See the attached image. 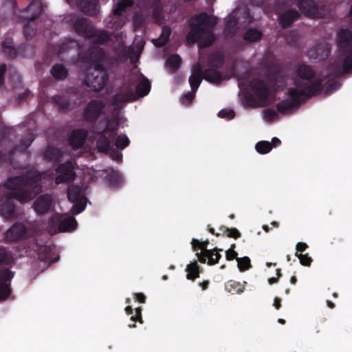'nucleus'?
I'll list each match as a JSON object with an SVG mask.
<instances>
[{"label": "nucleus", "instance_id": "nucleus-1", "mask_svg": "<svg viewBox=\"0 0 352 352\" xmlns=\"http://www.w3.org/2000/svg\"><path fill=\"white\" fill-rule=\"evenodd\" d=\"M42 173L29 171L20 176L10 177L5 184L12 190L6 196H0V215L7 220L12 219L15 214L14 199L25 203L32 199L42 190Z\"/></svg>", "mask_w": 352, "mask_h": 352}, {"label": "nucleus", "instance_id": "nucleus-2", "mask_svg": "<svg viewBox=\"0 0 352 352\" xmlns=\"http://www.w3.org/2000/svg\"><path fill=\"white\" fill-rule=\"evenodd\" d=\"M217 23V18L206 12L194 15L189 21L190 30L186 37L188 42L199 41L204 47L212 45L215 41L213 29Z\"/></svg>", "mask_w": 352, "mask_h": 352}, {"label": "nucleus", "instance_id": "nucleus-3", "mask_svg": "<svg viewBox=\"0 0 352 352\" xmlns=\"http://www.w3.org/2000/svg\"><path fill=\"white\" fill-rule=\"evenodd\" d=\"M298 88H290L288 94L290 98L282 100L276 105L278 112L285 114L294 109L298 108L302 102L319 94L322 91V80H315L309 85L297 83Z\"/></svg>", "mask_w": 352, "mask_h": 352}, {"label": "nucleus", "instance_id": "nucleus-4", "mask_svg": "<svg viewBox=\"0 0 352 352\" xmlns=\"http://www.w3.org/2000/svg\"><path fill=\"white\" fill-rule=\"evenodd\" d=\"M338 45L344 58L342 61V74L352 71V32L347 29H342L338 33Z\"/></svg>", "mask_w": 352, "mask_h": 352}, {"label": "nucleus", "instance_id": "nucleus-5", "mask_svg": "<svg viewBox=\"0 0 352 352\" xmlns=\"http://www.w3.org/2000/svg\"><path fill=\"white\" fill-rule=\"evenodd\" d=\"M208 240L205 241H200L198 239H192L191 244L193 251L197 252L196 255L198 260L201 263H205L208 259V265H213L217 264L221 257V255L217 248H214L212 250H208L207 246L208 244Z\"/></svg>", "mask_w": 352, "mask_h": 352}, {"label": "nucleus", "instance_id": "nucleus-6", "mask_svg": "<svg viewBox=\"0 0 352 352\" xmlns=\"http://www.w3.org/2000/svg\"><path fill=\"white\" fill-rule=\"evenodd\" d=\"M224 56L221 52L213 53L208 60V68L204 71V78L212 83H221L226 78L223 77L219 69L224 63Z\"/></svg>", "mask_w": 352, "mask_h": 352}, {"label": "nucleus", "instance_id": "nucleus-7", "mask_svg": "<svg viewBox=\"0 0 352 352\" xmlns=\"http://www.w3.org/2000/svg\"><path fill=\"white\" fill-rule=\"evenodd\" d=\"M108 80L109 74L105 67L100 68L89 67L87 69L83 82L92 91L98 92L104 87Z\"/></svg>", "mask_w": 352, "mask_h": 352}, {"label": "nucleus", "instance_id": "nucleus-8", "mask_svg": "<svg viewBox=\"0 0 352 352\" xmlns=\"http://www.w3.org/2000/svg\"><path fill=\"white\" fill-rule=\"evenodd\" d=\"M28 12H32L30 17H26L28 23L24 25L23 34L26 40L32 39L36 33L37 25L35 20L38 19L42 12L41 4L39 0H33L27 8Z\"/></svg>", "mask_w": 352, "mask_h": 352}, {"label": "nucleus", "instance_id": "nucleus-9", "mask_svg": "<svg viewBox=\"0 0 352 352\" xmlns=\"http://www.w3.org/2000/svg\"><path fill=\"white\" fill-rule=\"evenodd\" d=\"M106 104L100 100L92 99L85 107L82 113L84 121L91 125L95 124L98 118L104 113Z\"/></svg>", "mask_w": 352, "mask_h": 352}, {"label": "nucleus", "instance_id": "nucleus-10", "mask_svg": "<svg viewBox=\"0 0 352 352\" xmlns=\"http://www.w3.org/2000/svg\"><path fill=\"white\" fill-rule=\"evenodd\" d=\"M67 194L69 201L74 204L72 208V214H78L85 209L87 198L81 187L77 185L69 186Z\"/></svg>", "mask_w": 352, "mask_h": 352}, {"label": "nucleus", "instance_id": "nucleus-11", "mask_svg": "<svg viewBox=\"0 0 352 352\" xmlns=\"http://www.w3.org/2000/svg\"><path fill=\"white\" fill-rule=\"evenodd\" d=\"M105 58L104 50L98 46L89 47L80 56V60L84 63L89 64L91 67H103V60Z\"/></svg>", "mask_w": 352, "mask_h": 352}, {"label": "nucleus", "instance_id": "nucleus-12", "mask_svg": "<svg viewBox=\"0 0 352 352\" xmlns=\"http://www.w3.org/2000/svg\"><path fill=\"white\" fill-rule=\"evenodd\" d=\"M56 171L57 173V176L55 178L56 184L71 182L76 177L74 164L71 160L58 164L56 168Z\"/></svg>", "mask_w": 352, "mask_h": 352}, {"label": "nucleus", "instance_id": "nucleus-13", "mask_svg": "<svg viewBox=\"0 0 352 352\" xmlns=\"http://www.w3.org/2000/svg\"><path fill=\"white\" fill-rule=\"evenodd\" d=\"M91 131L99 135L96 141L98 150L105 153L110 152L111 148H113L114 146L113 141L116 137L109 136V133L104 132V130L98 126H93Z\"/></svg>", "mask_w": 352, "mask_h": 352}, {"label": "nucleus", "instance_id": "nucleus-14", "mask_svg": "<svg viewBox=\"0 0 352 352\" xmlns=\"http://www.w3.org/2000/svg\"><path fill=\"white\" fill-rule=\"evenodd\" d=\"M14 273L8 268L0 270V301L5 300L10 296L11 281Z\"/></svg>", "mask_w": 352, "mask_h": 352}, {"label": "nucleus", "instance_id": "nucleus-15", "mask_svg": "<svg viewBox=\"0 0 352 352\" xmlns=\"http://www.w3.org/2000/svg\"><path fill=\"white\" fill-rule=\"evenodd\" d=\"M72 27L78 35L85 38L93 36L95 28L91 21L85 17L76 19L74 21Z\"/></svg>", "mask_w": 352, "mask_h": 352}, {"label": "nucleus", "instance_id": "nucleus-16", "mask_svg": "<svg viewBox=\"0 0 352 352\" xmlns=\"http://www.w3.org/2000/svg\"><path fill=\"white\" fill-rule=\"evenodd\" d=\"M297 6L307 16L310 18H322V14L318 5L313 0H298Z\"/></svg>", "mask_w": 352, "mask_h": 352}, {"label": "nucleus", "instance_id": "nucleus-17", "mask_svg": "<svg viewBox=\"0 0 352 352\" xmlns=\"http://www.w3.org/2000/svg\"><path fill=\"white\" fill-rule=\"evenodd\" d=\"M296 74L300 79L307 80V82H302L297 80L296 81V86L297 83H302V85H309V83L315 80H322V89H324V80L322 78H317L314 80V78L316 76V72L310 65L304 63L299 65L296 69Z\"/></svg>", "mask_w": 352, "mask_h": 352}, {"label": "nucleus", "instance_id": "nucleus-18", "mask_svg": "<svg viewBox=\"0 0 352 352\" xmlns=\"http://www.w3.org/2000/svg\"><path fill=\"white\" fill-rule=\"evenodd\" d=\"M28 233L27 227L21 222H16L6 233V239L9 241H17L25 238Z\"/></svg>", "mask_w": 352, "mask_h": 352}, {"label": "nucleus", "instance_id": "nucleus-19", "mask_svg": "<svg viewBox=\"0 0 352 352\" xmlns=\"http://www.w3.org/2000/svg\"><path fill=\"white\" fill-rule=\"evenodd\" d=\"M52 201V195L49 194L40 195L34 201V210L38 214H44L50 210Z\"/></svg>", "mask_w": 352, "mask_h": 352}, {"label": "nucleus", "instance_id": "nucleus-20", "mask_svg": "<svg viewBox=\"0 0 352 352\" xmlns=\"http://www.w3.org/2000/svg\"><path fill=\"white\" fill-rule=\"evenodd\" d=\"M87 135L88 132L85 129H74L69 137L68 144L74 149H78L85 143Z\"/></svg>", "mask_w": 352, "mask_h": 352}, {"label": "nucleus", "instance_id": "nucleus-21", "mask_svg": "<svg viewBox=\"0 0 352 352\" xmlns=\"http://www.w3.org/2000/svg\"><path fill=\"white\" fill-rule=\"evenodd\" d=\"M77 7L83 14L88 16H96L99 12L98 0H78Z\"/></svg>", "mask_w": 352, "mask_h": 352}, {"label": "nucleus", "instance_id": "nucleus-22", "mask_svg": "<svg viewBox=\"0 0 352 352\" xmlns=\"http://www.w3.org/2000/svg\"><path fill=\"white\" fill-rule=\"evenodd\" d=\"M250 86L254 94L261 100H266L268 97L270 91L265 82L261 79H253L250 82Z\"/></svg>", "mask_w": 352, "mask_h": 352}, {"label": "nucleus", "instance_id": "nucleus-23", "mask_svg": "<svg viewBox=\"0 0 352 352\" xmlns=\"http://www.w3.org/2000/svg\"><path fill=\"white\" fill-rule=\"evenodd\" d=\"M299 17L298 11L294 9H288L279 16L278 21L281 27L285 29L290 27Z\"/></svg>", "mask_w": 352, "mask_h": 352}, {"label": "nucleus", "instance_id": "nucleus-24", "mask_svg": "<svg viewBox=\"0 0 352 352\" xmlns=\"http://www.w3.org/2000/svg\"><path fill=\"white\" fill-rule=\"evenodd\" d=\"M56 218L58 222V229L59 232H71L75 230L77 226V221L72 216L58 215Z\"/></svg>", "mask_w": 352, "mask_h": 352}, {"label": "nucleus", "instance_id": "nucleus-25", "mask_svg": "<svg viewBox=\"0 0 352 352\" xmlns=\"http://www.w3.org/2000/svg\"><path fill=\"white\" fill-rule=\"evenodd\" d=\"M204 78V72L199 63H197L192 68V73L189 78L191 89L196 92Z\"/></svg>", "mask_w": 352, "mask_h": 352}, {"label": "nucleus", "instance_id": "nucleus-26", "mask_svg": "<svg viewBox=\"0 0 352 352\" xmlns=\"http://www.w3.org/2000/svg\"><path fill=\"white\" fill-rule=\"evenodd\" d=\"M120 124V117L116 113L113 114L109 119L107 120L105 127L102 129L106 133H109L111 137H116L117 135V131Z\"/></svg>", "mask_w": 352, "mask_h": 352}, {"label": "nucleus", "instance_id": "nucleus-27", "mask_svg": "<svg viewBox=\"0 0 352 352\" xmlns=\"http://www.w3.org/2000/svg\"><path fill=\"white\" fill-rule=\"evenodd\" d=\"M93 39L95 44L102 45L112 39V34L107 30L94 29L93 36L89 37Z\"/></svg>", "mask_w": 352, "mask_h": 352}, {"label": "nucleus", "instance_id": "nucleus-28", "mask_svg": "<svg viewBox=\"0 0 352 352\" xmlns=\"http://www.w3.org/2000/svg\"><path fill=\"white\" fill-rule=\"evenodd\" d=\"M35 137L32 133H28L22 138L19 144L10 151V155H12L15 151L24 153L34 140Z\"/></svg>", "mask_w": 352, "mask_h": 352}, {"label": "nucleus", "instance_id": "nucleus-29", "mask_svg": "<svg viewBox=\"0 0 352 352\" xmlns=\"http://www.w3.org/2000/svg\"><path fill=\"white\" fill-rule=\"evenodd\" d=\"M135 99V93L132 90H129L126 94L120 93L113 96L111 104L118 106L124 102L134 101Z\"/></svg>", "mask_w": 352, "mask_h": 352}, {"label": "nucleus", "instance_id": "nucleus-30", "mask_svg": "<svg viewBox=\"0 0 352 352\" xmlns=\"http://www.w3.org/2000/svg\"><path fill=\"white\" fill-rule=\"evenodd\" d=\"M108 185L111 188H118L123 183V177L120 173L113 169L105 177Z\"/></svg>", "mask_w": 352, "mask_h": 352}, {"label": "nucleus", "instance_id": "nucleus-31", "mask_svg": "<svg viewBox=\"0 0 352 352\" xmlns=\"http://www.w3.org/2000/svg\"><path fill=\"white\" fill-rule=\"evenodd\" d=\"M52 76L57 80H65L68 76V70L61 63H56L52 66L50 70Z\"/></svg>", "mask_w": 352, "mask_h": 352}, {"label": "nucleus", "instance_id": "nucleus-32", "mask_svg": "<svg viewBox=\"0 0 352 352\" xmlns=\"http://www.w3.org/2000/svg\"><path fill=\"white\" fill-rule=\"evenodd\" d=\"M44 157L50 162H58L62 157V151L57 147L48 146L45 150Z\"/></svg>", "mask_w": 352, "mask_h": 352}, {"label": "nucleus", "instance_id": "nucleus-33", "mask_svg": "<svg viewBox=\"0 0 352 352\" xmlns=\"http://www.w3.org/2000/svg\"><path fill=\"white\" fill-rule=\"evenodd\" d=\"M53 256L52 249L50 246H42L38 250V258L41 261L49 263L55 262L56 260L54 258Z\"/></svg>", "mask_w": 352, "mask_h": 352}, {"label": "nucleus", "instance_id": "nucleus-34", "mask_svg": "<svg viewBox=\"0 0 352 352\" xmlns=\"http://www.w3.org/2000/svg\"><path fill=\"white\" fill-rule=\"evenodd\" d=\"M263 32L256 28H249L243 34V39L249 43H256L261 39Z\"/></svg>", "mask_w": 352, "mask_h": 352}, {"label": "nucleus", "instance_id": "nucleus-35", "mask_svg": "<svg viewBox=\"0 0 352 352\" xmlns=\"http://www.w3.org/2000/svg\"><path fill=\"white\" fill-rule=\"evenodd\" d=\"M186 271L187 272L186 278L188 280H195L199 276L201 273L200 267L196 261L190 263L186 266Z\"/></svg>", "mask_w": 352, "mask_h": 352}, {"label": "nucleus", "instance_id": "nucleus-36", "mask_svg": "<svg viewBox=\"0 0 352 352\" xmlns=\"http://www.w3.org/2000/svg\"><path fill=\"white\" fill-rule=\"evenodd\" d=\"M151 86L149 80L144 77L143 80L137 85L135 92L139 96L144 97L149 93Z\"/></svg>", "mask_w": 352, "mask_h": 352}, {"label": "nucleus", "instance_id": "nucleus-37", "mask_svg": "<svg viewBox=\"0 0 352 352\" xmlns=\"http://www.w3.org/2000/svg\"><path fill=\"white\" fill-rule=\"evenodd\" d=\"M170 34V28L166 26L164 27L162 29V32L160 37L154 40V45L158 47H162L164 46L168 42Z\"/></svg>", "mask_w": 352, "mask_h": 352}, {"label": "nucleus", "instance_id": "nucleus-38", "mask_svg": "<svg viewBox=\"0 0 352 352\" xmlns=\"http://www.w3.org/2000/svg\"><path fill=\"white\" fill-rule=\"evenodd\" d=\"M134 4L133 0H118L116 6L113 9V14L120 16L122 13L126 11L127 8L132 7Z\"/></svg>", "mask_w": 352, "mask_h": 352}, {"label": "nucleus", "instance_id": "nucleus-39", "mask_svg": "<svg viewBox=\"0 0 352 352\" xmlns=\"http://www.w3.org/2000/svg\"><path fill=\"white\" fill-rule=\"evenodd\" d=\"M52 100L56 104L61 111L67 110L70 105V100L66 96L55 95Z\"/></svg>", "mask_w": 352, "mask_h": 352}, {"label": "nucleus", "instance_id": "nucleus-40", "mask_svg": "<svg viewBox=\"0 0 352 352\" xmlns=\"http://www.w3.org/2000/svg\"><path fill=\"white\" fill-rule=\"evenodd\" d=\"M226 289L231 294H240L243 292L244 287L242 285L235 280H228L225 285Z\"/></svg>", "mask_w": 352, "mask_h": 352}, {"label": "nucleus", "instance_id": "nucleus-41", "mask_svg": "<svg viewBox=\"0 0 352 352\" xmlns=\"http://www.w3.org/2000/svg\"><path fill=\"white\" fill-rule=\"evenodd\" d=\"M130 140L125 134L116 135L113 141L114 147L122 150L129 146Z\"/></svg>", "mask_w": 352, "mask_h": 352}, {"label": "nucleus", "instance_id": "nucleus-42", "mask_svg": "<svg viewBox=\"0 0 352 352\" xmlns=\"http://www.w3.org/2000/svg\"><path fill=\"white\" fill-rule=\"evenodd\" d=\"M166 65L173 72L177 71L182 63V58L178 54H173L166 61Z\"/></svg>", "mask_w": 352, "mask_h": 352}, {"label": "nucleus", "instance_id": "nucleus-43", "mask_svg": "<svg viewBox=\"0 0 352 352\" xmlns=\"http://www.w3.org/2000/svg\"><path fill=\"white\" fill-rule=\"evenodd\" d=\"M219 230L222 232L223 235H226L227 237L239 239L241 236V232L235 228H227L226 226H221Z\"/></svg>", "mask_w": 352, "mask_h": 352}, {"label": "nucleus", "instance_id": "nucleus-44", "mask_svg": "<svg viewBox=\"0 0 352 352\" xmlns=\"http://www.w3.org/2000/svg\"><path fill=\"white\" fill-rule=\"evenodd\" d=\"M255 149L260 154H266L272 149V146L268 141H260L256 144Z\"/></svg>", "mask_w": 352, "mask_h": 352}, {"label": "nucleus", "instance_id": "nucleus-45", "mask_svg": "<svg viewBox=\"0 0 352 352\" xmlns=\"http://www.w3.org/2000/svg\"><path fill=\"white\" fill-rule=\"evenodd\" d=\"M151 8H153V16L155 19H159L162 14L161 0H153Z\"/></svg>", "mask_w": 352, "mask_h": 352}, {"label": "nucleus", "instance_id": "nucleus-46", "mask_svg": "<svg viewBox=\"0 0 352 352\" xmlns=\"http://www.w3.org/2000/svg\"><path fill=\"white\" fill-rule=\"evenodd\" d=\"M238 267L241 272L248 270L251 267L250 259L248 256L236 258Z\"/></svg>", "mask_w": 352, "mask_h": 352}, {"label": "nucleus", "instance_id": "nucleus-47", "mask_svg": "<svg viewBox=\"0 0 352 352\" xmlns=\"http://www.w3.org/2000/svg\"><path fill=\"white\" fill-rule=\"evenodd\" d=\"M142 307H139L135 309V314L132 315L131 316V320L133 322L131 324H129V327L130 328H133L136 327L135 322H140V323H142Z\"/></svg>", "mask_w": 352, "mask_h": 352}, {"label": "nucleus", "instance_id": "nucleus-48", "mask_svg": "<svg viewBox=\"0 0 352 352\" xmlns=\"http://www.w3.org/2000/svg\"><path fill=\"white\" fill-rule=\"evenodd\" d=\"M238 24V20L233 16H229L226 22L225 31L233 32Z\"/></svg>", "mask_w": 352, "mask_h": 352}, {"label": "nucleus", "instance_id": "nucleus-49", "mask_svg": "<svg viewBox=\"0 0 352 352\" xmlns=\"http://www.w3.org/2000/svg\"><path fill=\"white\" fill-rule=\"evenodd\" d=\"M144 19L142 16L135 14L133 17L134 31H138L144 26Z\"/></svg>", "mask_w": 352, "mask_h": 352}, {"label": "nucleus", "instance_id": "nucleus-50", "mask_svg": "<svg viewBox=\"0 0 352 352\" xmlns=\"http://www.w3.org/2000/svg\"><path fill=\"white\" fill-rule=\"evenodd\" d=\"M295 256H297L300 263L304 266H310L312 263V258L309 256L308 254H302L296 252Z\"/></svg>", "mask_w": 352, "mask_h": 352}, {"label": "nucleus", "instance_id": "nucleus-51", "mask_svg": "<svg viewBox=\"0 0 352 352\" xmlns=\"http://www.w3.org/2000/svg\"><path fill=\"white\" fill-rule=\"evenodd\" d=\"M235 116V113L232 109H223L219 111L218 116L221 118H225L226 120H232L234 118Z\"/></svg>", "mask_w": 352, "mask_h": 352}, {"label": "nucleus", "instance_id": "nucleus-52", "mask_svg": "<svg viewBox=\"0 0 352 352\" xmlns=\"http://www.w3.org/2000/svg\"><path fill=\"white\" fill-rule=\"evenodd\" d=\"M8 129L5 126L0 128V142L5 139L7 133ZM7 160V155L0 151V164Z\"/></svg>", "mask_w": 352, "mask_h": 352}, {"label": "nucleus", "instance_id": "nucleus-53", "mask_svg": "<svg viewBox=\"0 0 352 352\" xmlns=\"http://www.w3.org/2000/svg\"><path fill=\"white\" fill-rule=\"evenodd\" d=\"M9 257L6 248L0 245V265L6 264L9 261Z\"/></svg>", "mask_w": 352, "mask_h": 352}, {"label": "nucleus", "instance_id": "nucleus-54", "mask_svg": "<svg viewBox=\"0 0 352 352\" xmlns=\"http://www.w3.org/2000/svg\"><path fill=\"white\" fill-rule=\"evenodd\" d=\"M3 52L10 58L13 59L17 56V51L16 48L12 46L8 47V49H5L3 50Z\"/></svg>", "mask_w": 352, "mask_h": 352}, {"label": "nucleus", "instance_id": "nucleus-55", "mask_svg": "<svg viewBox=\"0 0 352 352\" xmlns=\"http://www.w3.org/2000/svg\"><path fill=\"white\" fill-rule=\"evenodd\" d=\"M195 96V92H194L192 89L191 91H188L186 94H184L182 98V102L183 103L187 102L190 103Z\"/></svg>", "mask_w": 352, "mask_h": 352}, {"label": "nucleus", "instance_id": "nucleus-56", "mask_svg": "<svg viewBox=\"0 0 352 352\" xmlns=\"http://www.w3.org/2000/svg\"><path fill=\"white\" fill-rule=\"evenodd\" d=\"M340 84L338 81L331 82L327 87L325 93L329 94L340 87Z\"/></svg>", "mask_w": 352, "mask_h": 352}, {"label": "nucleus", "instance_id": "nucleus-57", "mask_svg": "<svg viewBox=\"0 0 352 352\" xmlns=\"http://www.w3.org/2000/svg\"><path fill=\"white\" fill-rule=\"evenodd\" d=\"M116 149L117 148H116L113 146V148H111V151L109 153H110L111 157L113 160H116V161H120L122 160V155L120 151H117Z\"/></svg>", "mask_w": 352, "mask_h": 352}, {"label": "nucleus", "instance_id": "nucleus-58", "mask_svg": "<svg viewBox=\"0 0 352 352\" xmlns=\"http://www.w3.org/2000/svg\"><path fill=\"white\" fill-rule=\"evenodd\" d=\"M7 70V66L5 63L0 65V87L4 85L5 82V74Z\"/></svg>", "mask_w": 352, "mask_h": 352}, {"label": "nucleus", "instance_id": "nucleus-59", "mask_svg": "<svg viewBox=\"0 0 352 352\" xmlns=\"http://www.w3.org/2000/svg\"><path fill=\"white\" fill-rule=\"evenodd\" d=\"M237 252L232 250V249H228L226 252V259L228 261H232L234 258H239L237 257Z\"/></svg>", "mask_w": 352, "mask_h": 352}, {"label": "nucleus", "instance_id": "nucleus-60", "mask_svg": "<svg viewBox=\"0 0 352 352\" xmlns=\"http://www.w3.org/2000/svg\"><path fill=\"white\" fill-rule=\"evenodd\" d=\"M13 46V40L12 38H6L2 43V49H8Z\"/></svg>", "mask_w": 352, "mask_h": 352}, {"label": "nucleus", "instance_id": "nucleus-61", "mask_svg": "<svg viewBox=\"0 0 352 352\" xmlns=\"http://www.w3.org/2000/svg\"><path fill=\"white\" fill-rule=\"evenodd\" d=\"M308 248V245H307V243H303V242H298L297 244H296V252H303L304 251H305V250Z\"/></svg>", "mask_w": 352, "mask_h": 352}, {"label": "nucleus", "instance_id": "nucleus-62", "mask_svg": "<svg viewBox=\"0 0 352 352\" xmlns=\"http://www.w3.org/2000/svg\"><path fill=\"white\" fill-rule=\"evenodd\" d=\"M134 298L140 303H144L146 301V296L143 293H135L134 294Z\"/></svg>", "mask_w": 352, "mask_h": 352}, {"label": "nucleus", "instance_id": "nucleus-63", "mask_svg": "<svg viewBox=\"0 0 352 352\" xmlns=\"http://www.w3.org/2000/svg\"><path fill=\"white\" fill-rule=\"evenodd\" d=\"M265 116L269 119H273L276 116V113L273 109H267L265 110Z\"/></svg>", "mask_w": 352, "mask_h": 352}, {"label": "nucleus", "instance_id": "nucleus-64", "mask_svg": "<svg viewBox=\"0 0 352 352\" xmlns=\"http://www.w3.org/2000/svg\"><path fill=\"white\" fill-rule=\"evenodd\" d=\"M270 144H272V148L276 147L281 144V141L278 138L274 137L272 139V142H270Z\"/></svg>", "mask_w": 352, "mask_h": 352}]
</instances>
